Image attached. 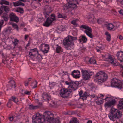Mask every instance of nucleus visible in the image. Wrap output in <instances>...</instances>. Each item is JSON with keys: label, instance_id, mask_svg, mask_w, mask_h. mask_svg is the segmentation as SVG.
<instances>
[{"label": "nucleus", "instance_id": "5fc2aeb1", "mask_svg": "<svg viewBox=\"0 0 123 123\" xmlns=\"http://www.w3.org/2000/svg\"><path fill=\"white\" fill-rule=\"evenodd\" d=\"M36 51H37V48H34L33 49L31 50H30V52L29 53H32V52H35Z\"/></svg>", "mask_w": 123, "mask_h": 123}, {"label": "nucleus", "instance_id": "69168bd1", "mask_svg": "<svg viewBox=\"0 0 123 123\" xmlns=\"http://www.w3.org/2000/svg\"><path fill=\"white\" fill-rule=\"evenodd\" d=\"M65 83L67 85H69V86L71 85V83L68 82L67 81L65 82Z\"/></svg>", "mask_w": 123, "mask_h": 123}, {"label": "nucleus", "instance_id": "72a5a7b5", "mask_svg": "<svg viewBox=\"0 0 123 123\" xmlns=\"http://www.w3.org/2000/svg\"><path fill=\"white\" fill-rule=\"evenodd\" d=\"M39 107V106H34L32 105H30L29 106V108L31 110H34L37 109Z\"/></svg>", "mask_w": 123, "mask_h": 123}, {"label": "nucleus", "instance_id": "9b49d317", "mask_svg": "<svg viewBox=\"0 0 123 123\" xmlns=\"http://www.w3.org/2000/svg\"><path fill=\"white\" fill-rule=\"evenodd\" d=\"M81 72L82 78L85 80H89L92 75L91 73H92V72H89L87 71L84 70H82Z\"/></svg>", "mask_w": 123, "mask_h": 123}, {"label": "nucleus", "instance_id": "f8f14e48", "mask_svg": "<svg viewBox=\"0 0 123 123\" xmlns=\"http://www.w3.org/2000/svg\"><path fill=\"white\" fill-rule=\"evenodd\" d=\"M40 50L44 53H47L49 49V46L45 44H42L39 46Z\"/></svg>", "mask_w": 123, "mask_h": 123}, {"label": "nucleus", "instance_id": "c756f323", "mask_svg": "<svg viewBox=\"0 0 123 123\" xmlns=\"http://www.w3.org/2000/svg\"><path fill=\"white\" fill-rule=\"evenodd\" d=\"M78 122L77 118H72L70 122V123H78Z\"/></svg>", "mask_w": 123, "mask_h": 123}, {"label": "nucleus", "instance_id": "dca6fc26", "mask_svg": "<svg viewBox=\"0 0 123 123\" xmlns=\"http://www.w3.org/2000/svg\"><path fill=\"white\" fill-rule=\"evenodd\" d=\"M71 75L74 78H79L80 76V72L78 70H74L72 72Z\"/></svg>", "mask_w": 123, "mask_h": 123}, {"label": "nucleus", "instance_id": "603ef678", "mask_svg": "<svg viewBox=\"0 0 123 123\" xmlns=\"http://www.w3.org/2000/svg\"><path fill=\"white\" fill-rule=\"evenodd\" d=\"M19 42L18 40L17 39H14V42L13 43L14 44L15 46L17 45Z\"/></svg>", "mask_w": 123, "mask_h": 123}, {"label": "nucleus", "instance_id": "412c9836", "mask_svg": "<svg viewBox=\"0 0 123 123\" xmlns=\"http://www.w3.org/2000/svg\"><path fill=\"white\" fill-rule=\"evenodd\" d=\"M42 97L43 99L46 100H49L51 99V96L46 93H44L42 95Z\"/></svg>", "mask_w": 123, "mask_h": 123}, {"label": "nucleus", "instance_id": "6e6d98bb", "mask_svg": "<svg viewBox=\"0 0 123 123\" xmlns=\"http://www.w3.org/2000/svg\"><path fill=\"white\" fill-rule=\"evenodd\" d=\"M89 86L92 89L94 87V84L93 83H91L89 84Z\"/></svg>", "mask_w": 123, "mask_h": 123}, {"label": "nucleus", "instance_id": "680f3d73", "mask_svg": "<svg viewBox=\"0 0 123 123\" xmlns=\"http://www.w3.org/2000/svg\"><path fill=\"white\" fill-rule=\"evenodd\" d=\"M10 120L11 121H12L13 119V117H9Z\"/></svg>", "mask_w": 123, "mask_h": 123}, {"label": "nucleus", "instance_id": "bf43d9fd", "mask_svg": "<svg viewBox=\"0 0 123 123\" xmlns=\"http://www.w3.org/2000/svg\"><path fill=\"white\" fill-rule=\"evenodd\" d=\"M118 12L120 14L123 15V10H120V11H118Z\"/></svg>", "mask_w": 123, "mask_h": 123}, {"label": "nucleus", "instance_id": "0e129e2a", "mask_svg": "<svg viewBox=\"0 0 123 123\" xmlns=\"http://www.w3.org/2000/svg\"><path fill=\"white\" fill-rule=\"evenodd\" d=\"M118 38H119L120 39L122 40L123 39V37L121 35H119L118 36Z\"/></svg>", "mask_w": 123, "mask_h": 123}, {"label": "nucleus", "instance_id": "a211bd4d", "mask_svg": "<svg viewBox=\"0 0 123 123\" xmlns=\"http://www.w3.org/2000/svg\"><path fill=\"white\" fill-rule=\"evenodd\" d=\"M117 59L121 62H123V52L120 51L118 52L116 55Z\"/></svg>", "mask_w": 123, "mask_h": 123}, {"label": "nucleus", "instance_id": "4be33fe9", "mask_svg": "<svg viewBox=\"0 0 123 123\" xmlns=\"http://www.w3.org/2000/svg\"><path fill=\"white\" fill-rule=\"evenodd\" d=\"M79 42L81 43L86 42L87 41V38L85 36L83 35L81 36V38L79 39Z\"/></svg>", "mask_w": 123, "mask_h": 123}, {"label": "nucleus", "instance_id": "9d476101", "mask_svg": "<svg viewBox=\"0 0 123 123\" xmlns=\"http://www.w3.org/2000/svg\"><path fill=\"white\" fill-rule=\"evenodd\" d=\"M56 19L55 16L54 14H52L51 15V17H48L46 21L43 25L46 27H48L52 24L53 21Z\"/></svg>", "mask_w": 123, "mask_h": 123}, {"label": "nucleus", "instance_id": "f704fd0d", "mask_svg": "<svg viewBox=\"0 0 123 123\" xmlns=\"http://www.w3.org/2000/svg\"><path fill=\"white\" fill-rule=\"evenodd\" d=\"M37 83L36 81H34L32 83L31 86L32 88H34L37 87Z\"/></svg>", "mask_w": 123, "mask_h": 123}, {"label": "nucleus", "instance_id": "c9c22d12", "mask_svg": "<svg viewBox=\"0 0 123 123\" xmlns=\"http://www.w3.org/2000/svg\"><path fill=\"white\" fill-rule=\"evenodd\" d=\"M38 53V51H36L35 52L29 53V55L30 57L32 56L33 57H34L35 56L36 53Z\"/></svg>", "mask_w": 123, "mask_h": 123}, {"label": "nucleus", "instance_id": "f03ea898", "mask_svg": "<svg viewBox=\"0 0 123 123\" xmlns=\"http://www.w3.org/2000/svg\"><path fill=\"white\" fill-rule=\"evenodd\" d=\"M109 112L108 116L110 120L113 121H116L117 123H118L117 121L119 120V119L122 115L120 111L117 109L112 108Z\"/></svg>", "mask_w": 123, "mask_h": 123}, {"label": "nucleus", "instance_id": "39448f33", "mask_svg": "<svg viewBox=\"0 0 123 123\" xmlns=\"http://www.w3.org/2000/svg\"><path fill=\"white\" fill-rule=\"evenodd\" d=\"M121 81L119 80L114 78L112 79L111 81V86L115 87L119 89H121L122 87L123 88V85Z\"/></svg>", "mask_w": 123, "mask_h": 123}, {"label": "nucleus", "instance_id": "e2e57ef3", "mask_svg": "<svg viewBox=\"0 0 123 123\" xmlns=\"http://www.w3.org/2000/svg\"><path fill=\"white\" fill-rule=\"evenodd\" d=\"M29 37V36L28 35H25V36L24 39L25 40H27V38Z\"/></svg>", "mask_w": 123, "mask_h": 123}, {"label": "nucleus", "instance_id": "79ce46f5", "mask_svg": "<svg viewBox=\"0 0 123 123\" xmlns=\"http://www.w3.org/2000/svg\"><path fill=\"white\" fill-rule=\"evenodd\" d=\"M2 17L3 18L4 20L6 21H7L8 19V17L6 14L4 15Z\"/></svg>", "mask_w": 123, "mask_h": 123}, {"label": "nucleus", "instance_id": "49530a36", "mask_svg": "<svg viewBox=\"0 0 123 123\" xmlns=\"http://www.w3.org/2000/svg\"><path fill=\"white\" fill-rule=\"evenodd\" d=\"M104 21V20L102 18H100L97 19V22L98 24H101Z\"/></svg>", "mask_w": 123, "mask_h": 123}, {"label": "nucleus", "instance_id": "a19ab883", "mask_svg": "<svg viewBox=\"0 0 123 123\" xmlns=\"http://www.w3.org/2000/svg\"><path fill=\"white\" fill-rule=\"evenodd\" d=\"M0 3L1 5L5 4L7 5H9V3L6 0H2L1 1Z\"/></svg>", "mask_w": 123, "mask_h": 123}, {"label": "nucleus", "instance_id": "4d7b16f0", "mask_svg": "<svg viewBox=\"0 0 123 123\" xmlns=\"http://www.w3.org/2000/svg\"><path fill=\"white\" fill-rule=\"evenodd\" d=\"M99 47L97 46L96 48V49L97 50V52H101L100 50L99 49Z\"/></svg>", "mask_w": 123, "mask_h": 123}, {"label": "nucleus", "instance_id": "3c124183", "mask_svg": "<svg viewBox=\"0 0 123 123\" xmlns=\"http://www.w3.org/2000/svg\"><path fill=\"white\" fill-rule=\"evenodd\" d=\"M29 80L28 81H26L25 82V85L26 86H27L29 84V81L30 80H29L30 79H31V78H29Z\"/></svg>", "mask_w": 123, "mask_h": 123}, {"label": "nucleus", "instance_id": "6ab92c4d", "mask_svg": "<svg viewBox=\"0 0 123 123\" xmlns=\"http://www.w3.org/2000/svg\"><path fill=\"white\" fill-rule=\"evenodd\" d=\"M104 26L107 27V29L109 30H112L114 27V25L112 23H109L107 22L104 24Z\"/></svg>", "mask_w": 123, "mask_h": 123}, {"label": "nucleus", "instance_id": "5701e85b", "mask_svg": "<svg viewBox=\"0 0 123 123\" xmlns=\"http://www.w3.org/2000/svg\"><path fill=\"white\" fill-rule=\"evenodd\" d=\"M96 100V103L98 105H100L103 103L104 99L101 97H97Z\"/></svg>", "mask_w": 123, "mask_h": 123}, {"label": "nucleus", "instance_id": "473e14b6", "mask_svg": "<svg viewBox=\"0 0 123 123\" xmlns=\"http://www.w3.org/2000/svg\"><path fill=\"white\" fill-rule=\"evenodd\" d=\"M12 100L17 104H19V103L18 99L12 96L11 97Z\"/></svg>", "mask_w": 123, "mask_h": 123}, {"label": "nucleus", "instance_id": "b1692460", "mask_svg": "<svg viewBox=\"0 0 123 123\" xmlns=\"http://www.w3.org/2000/svg\"><path fill=\"white\" fill-rule=\"evenodd\" d=\"M86 60H88L90 63L94 64H96V62L95 59L93 58H91L90 59L89 58L87 57L86 58Z\"/></svg>", "mask_w": 123, "mask_h": 123}, {"label": "nucleus", "instance_id": "f257e3e1", "mask_svg": "<svg viewBox=\"0 0 123 123\" xmlns=\"http://www.w3.org/2000/svg\"><path fill=\"white\" fill-rule=\"evenodd\" d=\"M77 39L76 37L70 35L68 36L65 38L63 41V44L65 48L67 50H70L73 48L74 43L73 41Z\"/></svg>", "mask_w": 123, "mask_h": 123}, {"label": "nucleus", "instance_id": "de8ad7c7", "mask_svg": "<svg viewBox=\"0 0 123 123\" xmlns=\"http://www.w3.org/2000/svg\"><path fill=\"white\" fill-rule=\"evenodd\" d=\"M4 8L3 7V6H2L0 9V13L2 14L4 11Z\"/></svg>", "mask_w": 123, "mask_h": 123}, {"label": "nucleus", "instance_id": "cd10ccee", "mask_svg": "<svg viewBox=\"0 0 123 123\" xmlns=\"http://www.w3.org/2000/svg\"><path fill=\"white\" fill-rule=\"evenodd\" d=\"M118 107L119 109H123V101H120L119 102V103L118 105Z\"/></svg>", "mask_w": 123, "mask_h": 123}, {"label": "nucleus", "instance_id": "2eb2a0df", "mask_svg": "<svg viewBox=\"0 0 123 123\" xmlns=\"http://www.w3.org/2000/svg\"><path fill=\"white\" fill-rule=\"evenodd\" d=\"M116 103V101L106 102L104 105L105 107L106 108L113 106Z\"/></svg>", "mask_w": 123, "mask_h": 123}, {"label": "nucleus", "instance_id": "c03bdc74", "mask_svg": "<svg viewBox=\"0 0 123 123\" xmlns=\"http://www.w3.org/2000/svg\"><path fill=\"white\" fill-rule=\"evenodd\" d=\"M3 7L4 8V11L6 12H8L9 11V8L7 6H3Z\"/></svg>", "mask_w": 123, "mask_h": 123}, {"label": "nucleus", "instance_id": "052dcab7", "mask_svg": "<svg viewBox=\"0 0 123 123\" xmlns=\"http://www.w3.org/2000/svg\"><path fill=\"white\" fill-rule=\"evenodd\" d=\"M91 16L92 17V20H91V21L93 23H94V22L95 21L94 19V16L93 15H91Z\"/></svg>", "mask_w": 123, "mask_h": 123}, {"label": "nucleus", "instance_id": "8fccbe9b", "mask_svg": "<svg viewBox=\"0 0 123 123\" xmlns=\"http://www.w3.org/2000/svg\"><path fill=\"white\" fill-rule=\"evenodd\" d=\"M114 27H118L119 26V23L117 22H115L114 23Z\"/></svg>", "mask_w": 123, "mask_h": 123}, {"label": "nucleus", "instance_id": "2f4dec72", "mask_svg": "<svg viewBox=\"0 0 123 123\" xmlns=\"http://www.w3.org/2000/svg\"><path fill=\"white\" fill-rule=\"evenodd\" d=\"M57 47L56 48V52L58 53H59L60 52L62 51V48L58 45H57Z\"/></svg>", "mask_w": 123, "mask_h": 123}, {"label": "nucleus", "instance_id": "09e8293b", "mask_svg": "<svg viewBox=\"0 0 123 123\" xmlns=\"http://www.w3.org/2000/svg\"><path fill=\"white\" fill-rule=\"evenodd\" d=\"M31 92L30 91H29L27 90H26L24 92V93L25 94L28 95H30L31 94Z\"/></svg>", "mask_w": 123, "mask_h": 123}, {"label": "nucleus", "instance_id": "f3484780", "mask_svg": "<svg viewBox=\"0 0 123 123\" xmlns=\"http://www.w3.org/2000/svg\"><path fill=\"white\" fill-rule=\"evenodd\" d=\"M9 84L7 86L8 89H15L16 87L15 83L14 80H11L9 81Z\"/></svg>", "mask_w": 123, "mask_h": 123}, {"label": "nucleus", "instance_id": "58836bf2", "mask_svg": "<svg viewBox=\"0 0 123 123\" xmlns=\"http://www.w3.org/2000/svg\"><path fill=\"white\" fill-rule=\"evenodd\" d=\"M11 24L12 25L13 27L16 29L17 30H18V27L16 24L14 23H11Z\"/></svg>", "mask_w": 123, "mask_h": 123}, {"label": "nucleus", "instance_id": "aec40b11", "mask_svg": "<svg viewBox=\"0 0 123 123\" xmlns=\"http://www.w3.org/2000/svg\"><path fill=\"white\" fill-rule=\"evenodd\" d=\"M103 57H105L106 58H108V61H109L112 64H114L115 63L114 62V61L113 57L110 55H108L107 57V56L102 55Z\"/></svg>", "mask_w": 123, "mask_h": 123}, {"label": "nucleus", "instance_id": "ea45409f", "mask_svg": "<svg viewBox=\"0 0 123 123\" xmlns=\"http://www.w3.org/2000/svg\"><path fill=\"white\" fill-rule=\"evenodd\" d=\"M75 86L74 85H70L69 87L70 88H71L70 90H71L72 91H74L76 90L77 89V88L76 86L75 87Z\"/></svg>", "mask_w": 123, "mask_h": 123}, {"label": "nucleus", "instance_id": "864d4df0", "mask_svg": "<svg viewBox=\"0 0 123 123\" xmlns=\"http://www.w3.org/2000/svg\"><path fill=\"white\" fill-rule=\"evenodd\" d=\"M49 86L50 87V89H51V88H52L55 85V84L54 83H50L49 84Z\"/></svg>", "mask_w": 123, "mask_h": 123}, {"label": "nucleus", "instance_id": "774afa93", "mask_svg": "<svg viewBox=\"0 0 123 123\" xmlns=\"http://www.w3.org/2000/svg\"><path fill=\"white\" fill-rule=\"evenodd\" d=\"M87 123H92V122L91 121L89 120L87 122Z\"/></svg>", "mask_w": 123, "mask_h": 123}, {"label": "nucleus", "instance_id": "4c0bfd02", "mask_svg": "<svg viewBox=\"0 0 123 123\" xmlns=\"http://www.w3.org/2000/svg\"><path fill=\"white\" fill-rule=\"evenodd\" d=\"M58 18H66V17L65 15H63L59 13H57Z\"/></svg>", "mask_w": 123, "mask_h": 123}, {"label": "nucleus", "instance_id": "1a4fd4ad", "mask_svg": "<svg viewBox=\"0 0 123 123\" xmlns=\"http://www.w3.org/2000/svg\"><path fill=\"white\" fill-rule=\"evenodd\" d=\"M53 115L51 112L46 111L45 112V117H46L44 121L45 123H51L53 120Z\"/></svg>", "mask_w": 123, "mask_h": 123}, {"label": "nucleus", "instance_id": "20e7f679", "mask_svg": "<svg viewBox=\"0 0 123 123\" xmlns=\"http://www.w3.org/2000/svg\"><path fill=\"white\" fill-rule=\"evenodd\" d=\"M44 115H40L39 113H37L33 115L32 117V121L34 123L38 122L40 123H44L46 117Z\"/></svg>", "mask_w": 123, "mask_h": 123}, {"label": "nucleus", "instance_id": "ddd939ff", "mask_svg": "<svg viewBox=\"0 0 123 123\" xmlns=\"http://www.w3.org/2000/svg\"><path fill=\"white\" fill-rule=\"evenodd\" d=\"M52 10L51 7L49 5H46L45 6L43 12V14L46 18L48 17L52 12Z\"/></svg>", "mask_w": 123, "mask_h": 123}, {"label": "nucleus", "instance_id": "0eeeda50", "mask_svg": "<svg viewBox=\"0 0 123 123\" xmlns=\"http://www.w3.org/2000/svg\"><path fill=\"white\" fill-rule=\"evenodd\" d=\"M71 92L68 89L62 88L60 91L59 94L61 97L66 98L69 96Z\"/></svg>", "mask_w": 123, "mask_h": 123}, {"label": "nucleus", "instance_id": "e433bc0d", "mask_svg": "<svg viewBox=\"0 0 123 123\" xmlns=\"http://www.w3.org/2000/svg\"><path fill=\"white\" fill-rule=\"evenodd\" d=\"M16 11L17 12H19L21 13H23L24 12V11L23 9L20 7L18 8Z\"/></svg>", "mask_w": 123, "mask_h": 123}, {"label": "nucleus", "instance_id": "bb28decb", "mask_svg": "<svg viewBox=\"0 0 123 123\" xmlns=\"http://www.w3.org/2000/svg\"><path fill=\"white\" fill-rule=\"evenodd\" d=\"M87 96V95L86 92V91L82 94V96L80 97V98L82 99L83 100H84L86 99Z\"/></svg>", "mask_w": 123, "mask_h": 123}, {"label": "nucleus", "instance_id": "7c9ffc66", "mask_svg": "<svg viewBox=\"0 0 123 123\" xmlns=\"http://www.w3.org/2000/svg\"><path fill=\"white\" fill-rule=\"evenodd\" d=\"M78 21V19L74 20L71 21V23L73 24L76 27L77 26L78 24L77 23V22Z\"/></svg>", "mask_w": 123, "mask_h": 123}, {"label": "nucleus", "instance_id": "6e6552de", "mask_svg": "<svg viewBox=\"0 0 123 123\" xmlns=\"http://www.w3.org/2000/svg\"><path fill=\"white\" fill-rule=\"evenodd\" d=\"M77 2L76 1L74 0H69V1L64 6V10H67L70 8H74L77 6L76 3Z\"/></svg>", "mask_w": 123, "mask_h": 123}, {"label": "nucleus", "instance_id": "423d86ee", "mask_svg": "<svg viewBox=\"0 0 123 123\" xmlns=\"http://www.w3.org/2000/svg\"><path fill=\"white\" fill-rule=\"evenodd\" d=\"M80 28L81 29H82V28L85 29L84 32L91 38H93V36L92 33V30L90 27L85 25H82Z\"/></svg>", "mask_w": 123, "mask_h": 123}, {"label": "nucleus", "instance_id": "13d9d810", "mask_svg": "<svg viewBox=\"0 0 123 123\" xmlns=\"http://www.w3.org/2000/svg\"><path fill=\"white\" fill-rule=\"evenodd\" d=\"M83 93V91L82 90H81L79 92V96H80V98L81 96H82V95Z\"/></svg>", "mask_w": 123, "mask_h": 123}, {"label": "nucleus", "instance_id": "393cba45", "mask_svg": "<svg viewBox=\"0 0 123 123\" xmlns=\"http://www.w3.org/2000/svg\"><path fill=\"white\" fill-rule=\"evenodd\" d=\"M105 100L107 102H110L112 101H115V100L113 99L112 97H111L110 96H108L106 97L105 98Z\"/></svg>", "mask_w": 123, "mask_h": 123}, {"label": "nucleus", "instance_id": "37998d69", "mask_svg": "<svg viewBox=\"0 0 123 123\" xmlns=\"http://www.w3.org/2000/svg\"><path fill=\"white\" fill-rule=\"evenodd\" d=\"M12 101L11 99H9L8 102V103L7 106L8 107L10 108L12 105Z\"/></svg>", "mask_w": 123, "mask_h": 123}, {"label": "nucleus", "instance_id": "a878e982", "mask_svg": "<svg viewBox=\"0 0 123 123\" xmlns=\"http://www.w3.org/2000/svg\"><path fill=\"white\" fill-rule=\"evenodd\" d=\"M13 3L14 6H16L19 5H22L23 6H24V3L20 1H17L16 2H13Z\"/></svg>", "mask_w": 123, "mask_h": 123}, {"label": "nucleus", "instance_id": "c85d7f7f", "mask_svg": "<svg viewBox=\"0 0 123 123\" xmlns=\"http://www.w3.org/2000/svg\"><path fill=\"white\" fill-rule=\"evenodd\" d=\"M105 34L106 36V39L109 42L111 40V37L110 34L108 32H106L105 33Z\"/></svg>", "mask_w": 123, "mask_h": 123}, {"label": "nucleus", "instance_id": "4468645a", "mask_svg": "<svg viewBox=\"0 0 123 123\" xmlns=\"http://www.w3.org/2000/svg\"><path fill=\"white\" fill-rule=\"evenodd\" d=\"M10 20L17 23L19 21V18L16 15L13 13H11L9 15Z\"/></svg>", "mask_w": 123, "mask_h": 123}, {"label": "nucleus", "instance_id": "7ed1b4c3", "mask_svg": "<svg viewBox=\"0 0 123 123\" xmlns=\"http://www.w3.org/2000/svg\"><path fill=\"white\" fill-rule=\"evenodd\" d=\"M107 78V75L105 72L100 71L97 73L94 81L99 84H100L105 81Z\"/></svg>", "mask_w": 123, "mask_h": 123}, {"label": "nucleus", "instance_id": "338daca9", "mask_svg": "<svg viewBox=\"0 0 123 123\" xmlns=\"http://www.w3.org/2000/svg\"><path fill=\"white\" fill-rule=\"evenodd\" d=\"M119 1L122 4H123V0H119Z\"/></svg>", "mask_w": 123, "mask_h": 123}, {"label": "nucleus", "instance_id": "a18cd8bd", "mask_svg": "<svg viewBox=\"0 0 123 123\" xmlns=\"http://www.w3.org/2000/svg\"><path fill=\"white\" fill-rule=\"evenodd\" d=\"M52 122H53L52 123H59V120L56 118L55 119H54L53 118V120H52Z\"/></svg>", "mask_w": 123, "mask_h": 123}]
</instances>
